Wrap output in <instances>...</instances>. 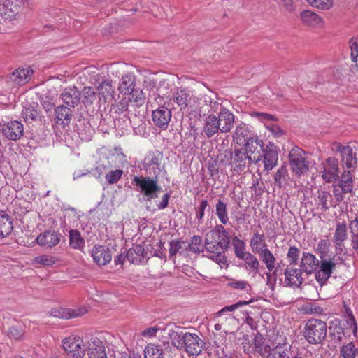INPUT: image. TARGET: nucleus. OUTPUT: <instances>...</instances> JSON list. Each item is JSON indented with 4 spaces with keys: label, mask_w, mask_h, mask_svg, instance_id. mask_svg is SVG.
I'll return each instance as SVG.
<instances>
[{
    "label": "nucleus",
    "mask_w": 358,
    "mask_h": 358,
    "mask_svg": "<svg viewBox=\"0 0 358 358\" xmlns=\"http://www.w3.org/2000/svg\"><path fill=\"white\" fill-rule=\"evenodd\" d=\"M62 348L69 358H84L87 350V342L76 334L64 337L62 341Z\"/></svg>",
    "instance_id": "1"
},
{
    "label": "nucleus",
    "mask_w": 358,
    "mask_h": 358,
    "mask_svg": "<svg viewBox=\"0 0 358 358\" xmlns=\"http://www.w3.org/2000/svg\"><path fill=\"white\" fill-rule=\"evenodd\" d=\"M327 324L317 319L308 320L304 328V336L311 344L320 343L327 336Z\"/></svg>",
    "instance_id": "2"
},
{
    "label": "nucleus",
    "mask_w": 358,
    "mask_h": 358,
    "mask_svg": "<svg viewBox=\"0 0 358 358\" xmlns=\"http://www.w3.org/2000/svg\"><path fill=\"white\" fill-rule=\"evenodd\" d=\"M289 163L292 172L297 177L304 175L309 169V162L305 152L298 148H293L289 154Z\"/></svg>",
    "instance_id": "3"
},
{
    "label": "nucleus",
    "mask_w": 358,
    "mask_h": 358,
    "mask_svg": "<svg viewBox=\"0 0 358 358\" xmlns=\"http://www.w3.org/2000/svg\"><path fill=\"white\" fill-rule=\"evenodd\" d=\"M334 195L338 201L343 200V195L353 192L354 178L352 170H345L340 177L338 185H334Z\"/></svg>",
    "instance_id": "4"
},
{
    "label": "nucleus",
    "mask_w": 358,
    "mask_h": 358,
    "mask_svg": "<svg viewBox=\"0 0 358 358\" xmlns=\"http://www.w3.org/2000/svg\"><path fill=\"white\" fill-rule=\"evenodd\" d=\"M133 182L141 189V192L147 197L148 201H151L157 196L156 193L161 190L157 178L143 176H134Z\"/></svg>",
    "instance_id": "5"
},
{
    "label": "nucleus",
    "mask_w": 358,
    "mask_h": 358,
    "mask_svg": "<svg viewBox=\"0 0 358 358\" xmlns=\"http://www.w3.org/2000/svg\"><path fill=\"white\" fill-rule=\"evenodd\" d=\"M291 345L287 343L278 344L273 348L264 345L258 349V352L264 358H290L292 352Z\"/></svg>",
    "instance_id": "6"
},
{
    "label": "nucleus",
    "mask_w": 358,
    "mask_h": 358,
    "mask_svg": "<svg viewBox=\"0 0 358 358\" xmlns=\"http://www.w3.org/2000/svg\"><path fill=\"white\" fill-rule=\"evenodd\" d=\"M22 1L20 0H5L0 6V13L5 20L13 22L17 20L21 15Z\"/></svg>",
    "instance_id": "7"
},
{
    "label": "nucleus",
    "mask_w": 358,
    "mask_h": 358,
    "mask_svg": "<svg viewBox=\"0 0 358 358\" xmlns=\"http://www.w3.org/2000/svg\"><path fill=\"white\" fill-rule=\"evenodd\" d=\"M321 176L328 183L334 182L338 178V161L334 157H328L322 166Z\"/></svg>",
    "instance_id": "8"
},
{
    "label": "nucleus",
    "mask_w": 358,
    "mask_h": 358,
    "mask_svg": "<svg viewBox=\"0 0 358 358\" xmlns=\"http://www.w3.org/2000/svg\"><path fill=\"white\" fill-rule=\"evenodd\" d=\"M203 345V341L194 333H185L182 349L189 355H198L202 351Z\"/></svg>",
    "instance_id": "9"
},
{
    "label": "nucleus",
    "mask_w": 358,
    "mask_h": 358,
    "mask_svg": "<svg viewBox=\"0 0 358 358\" xmlns=\"http://www.w3.org/2000/svg\"><path fill=\"white\" fill-rule=\"evenodd\" d=\"M320 268L317 271L315 277L318 282L323 284L331 277L336 268L335 257L324 259V257L320 255Z\"/></svg>",
    "instance_id": "10"
},
{
    "label": "nucleus",
    "mask_w": 358,
    "mask_h": 358,
    "mask_svg": "<svg viewBox=\"0 0 358 358\" xmlns=\"http://www.w3.org/2000/svg\"><path fill=\"white\" fill-rule=\"evenodd\" d=\"M217 232H208L205 238V248L207 251L214 252L217 250H226L229 241L218 237Z\"/></svg>",
    "instance_id": "11"
},
{
    "label": "nucleus",
    "mask_w": 358,
    "mask_h": 358,
    "mask_svg": "<svg viewBox=\"0 0 358 358\" xmlns=\"http://www.w3.org/2000/svg\"><path fill=\"white\" fill-rule=\"evenodd\" d=\"M84 358H108L105 346L98 338L87 341V350Z\"/></svg>",
    "instance_id": "12"
},
{
    "label": "nucleus",
    "mask_w": 358,
    "mask_h": 358,
    "mask_svg": "<svg viewBox=\"0 0 358 358\" xmlns=\"http://www.w3.org/2000/svg\"><path fill=\"white\" fill-rule=\"evenodd\" d=\"M262 159L265 171L272 170L278 164V152L273 144L267 145L262 150Z\"/></svg>",
    "instance_id": "13"
},
{
    "label": "nucleus",
    "mask_w": 358,
    "mask_h": 358,
    "mask_svg": "<svg viewBox=\"0 0 358 358\" xmlns=\"http://www.w3.org/2000/svg\"><path fill=\"white\" fill-rule=\"evenodd\" d=\"M87 312V310L84 306L74 308L59 307L51 309L50 314L56 317L68 320L80 317Z\"/></svg>",
    "instance_id": "14"
},
{
    "label": "nucleus",
    "mask_w": 358,
    "mask_h": 358,
    "mask_svg": "<svg viewBox=\"0 0 358 358\" xmlns=\"http://www.w3.org/2000/svg\"><path fill=\"white\" fill-rule=\"evenodd\" d=\"M90 255L94 262L99 266L106 265L112 259L109 248L101 245H94L90 250Z\"/></svg>",
    "instance_id": "15"
},
{
    "label": "nucleus",
    "mask_w": 358,
    "mask_h": 358,
    "mask_svg": "<svg viewBox=\"0 0 358 358\" xmlns=\"http://www.w3.org/2000/svg\"><path fill=\"white\" fill-rule=\"evenodd\" d=\"M300 20L303 24L312 28H322L325 25L324 19L310 10H303L300 14Z\"/></svg>",
    "instance_id": "16"
},
{
    "label": "nucleus",
    "mask_w": 358,
    "mask_h": 358,
    "mask_svg": "<svg viewBox=\"0 0 358 358\" xmlns=\"http://www.w3.org/2000/svg\"><path fill=\"white\" fill-rule=\"evenodd\" d=\"M220 131L221 133H228L234 127V115L227 108L222 107L217 117Z\"/></svg>",
    "instance_id": "17"
},
{
    "label": "nucleus",
    "mask_w": 358,
    "mask_h": 358,
    "mask_svg": "<svg viewBox=\"0 0 358 358\" xmlns=\"http://www.w3.org/2000/svg\"><path fill=\"white\" fill-rule=\"evenodd\" d=\"M23 134L24 127L19 121L8 122L3 125V134L9 140L17 141L23 136Z\"/></svg>",
    "instance_id": "18"
},
{
    "label": "nucleus",
    "mask_w": 358,
    "mask_h": 358,
    "mask_svg": "<svg viewBox=\"0 0 358 358\" xmlns=\"http://www.w3.org/2000/svg\"><path fill=\"white\" fill-rule=\"evenodd\" d=\"M152 121L157 127L166 129L171 118V112L166 108L159 107L152 112Z\"/></svg>",
    "instance_id": "19"
},
{
    "label": "nucleus",
    "mask_w": 358,
    "mask_h": 358,
    "mask_svg": "<svg viewBox=\"0 0 358 358\" xmlns=\"http://www.w3.org/2000/svg\"><path fill=\"white\" fill-rule=\"evenodd\" d=\"M60 236L54 231H46L38 236L36 242L41 246L52 248L59 243Z\"/></svg>",
    "instance_id": "20"
},
{
    "label": "nucleus",
    "mask_w": 358,
    "mask_h": 358,
    "mask_svg": "<svg viewBox=\"0 0 358 358\" xmlns=\"http://www.w3.org/2000/svg\"><path fill=\"white\" fill-rule=\"evenodd\" d=\"M247 152L243 149L236 150L232 157L231 164L234 170L241 172L250 164Z\"/></svg>",
    "instance_id": "21"
},
{
    "label": "nucleus",
    "mask_w": 358,
    "mask_h": 358,
    "mask_svg": "<svg viewBox=\"0 0 358 358\" xmlns=\"http://www.w3.org/2000/svg\"><path fill=\"white\" fill-rule=\"evenodd\" d=\"M301 269L288 266L285 271V282L290 286L299 287L303 282Z\"/></svg>",
    "instance_id": "22"
},
{
    "label": "nucleus",
    "mask_w": 358,
    "mask_h": 358,
    "mask_svg": "<svg viewBox=\"0 0 358 358\" xmlns=\"http://www.w3.org/2000/svg\"><path fill=\"white\" fill-rule=\"evenodd\" d=\"M318 264L319 261L314 255L306 252L303 254L300 267L306 274L310 275L315 271Z\"/></svg>",
    "instance_id": "23"
},
{
    "label": "nucleus",
    "mask_w": 358,
    "mask_h": 358,
    "mask_svg": "<svg viewBox=\"0 0 358 358\" xmlns=\"http://www.w3.org/2000/svg\"><path fill=\"white\" fill-rule=\"evenodd\" d=\"M34 71L30 67L19 68L10 76V80L15 85H20L29 81Z\"/></svg>",
    "instance_id": "24"
},
{
    "label": "nucleus",
    "mask_w": 358,
    "mask_h": 358,
    "mask_svg": "<svg viewBox=\"0 0 358 358\" xmlns=\"http://www.w3.org/2000/svg\"><path fill=\"white\" fill-rule=\"evenodd\" d=\"M250 247L252 252L257 255L267 248L264 234H259V232L254 233L250 240Z\"/></svg>",
    "instance_id": "25"
},
{
    "label": "nucleus",
    "mask_w": 358,
    "mask_h": 358,
    "mask_svg": "<svg viewBox=\"0 0 358 358\" xmlns=\"http://www.w3.org/2000/svg\"><path fill=\"white\" fill-rule=\"evenodd\" d=\"M192 96L185 88H177L173 94V100L182 108H185L190 103Z\"/></svg>",
    "instance_id": "26"
},
{
    "label": "nucleus",
    "mask_w": 358,
    "mask_h": 358,
    "mask_svg": "<svg viewBox=\"0 0 358 358\" xmlns=\"http://www.w3.org/2000/svg\"><path fill=\"white\" fill-rule=\"evenodd\" d=\"M220 129L216 115L212 114L206 117L203 131L208 138L213 137Z\"/></svg>",
    "instance_id": "27"
},
{
    "label": "nucleus",
    "mask_w": 358,
    "mask_h": 358,
    "mask_svg": "<svg viewBox=\"0 0 358 358\" xmlns=\"http://www.w3.org/2000/svg\"><path fill=\"white\" fill-rule=\"evenodd\" d=\"M13 229V220L5 211H0V238L10 235Z\"/></svg>",
    "instance_id": "28"
},
{
    "label": "nucleus",
    "mask_w": 358,
    "mask_h": 358,
    "mask_svg": "<svg viewBox=\"0 0 358 358\" xmlns=\"http://www.w3.org/2000/svg\"><path fill=\"white\" fill-rule=\"evenodd\" d=\"M79 91L76 87H69L64 90L61 97L66 104L74 107L79 103Z\"/></svg>",
    "instance_id": "29"
},
{
    "label": "nucleus",
    "mask_w": 358,
    "mask_h": 358,
    "mask_svg": "<svg viewBox=\"0 0 358 358\" xmlns=\"http://www.w3.org/2000/svg\"><path fill=\"white\" fill-rule=\"evenodd\" d=\"M146 254L145 248L141 245H135L127 252V259L133 264H139L144 259Z\"/></svg>",
    "instance_id": "30"
},
{
    "label": "nucleus",
    "mask_w": 358,
    "mask_h": 358,
    "mask_svg": "<svg viewBox=\"0 0 358 358\" xmlns=\"http://www.w3.org/2000/svg\"><path fill=\"white\" fill-rule=\"evenodd\" d=\"M72 117L71 110L69 108L60 106L55 109V118L57 124L63 127L70 124Z\"/></svg>",
    "instance_id": "31"
},
{
    "label": "nucleus",
    "mask_w": 358,
    "mask_h": 358,
    "mask_svg": "<svg viewBox=\"0 0 358 358\" xmlns=\"http://www.w3.org/2000/svg\"><path fill=\"white\" fill-rule=\"evenodd\" d=\"M97 90L100 100L103 99L106 102L113 99L114 90L110 80H103L97 87Z\"/></svg>",
    "instance_id": "32"
},
{
    "label": "nucleus",
    "mask_w": 358,
    "mask_h": 358,
    "mask_svg": "<svg viewBox=\"0 0 358 358\" xmlns=\"http://www.w3.org/2000/svg\"><path fill=\"white\" fill-rule=\"evenodd\" d=\"M134 78L131 75H123L119 83V92L124 95H129L134 91Z\"/></svg>",
    "instance_id": "33"
},
{
    "label": "nucleus",
    "mask_w": 358,
    "mask_h": 358,
    "mask_svg": "<svg viewBox=\"0 0 358 358\" xmlns=\"http://www.w3.org/2000/svg\"><path fill=\"white\" fill-rule=\"evenodd\" d=\"M240 259L244 262L243 266L250 273H257L259 271L260 263L254 253L248 252Z\"/></svg>",
    "instance_id": "34"
},
{
    "label": "nucleus",
    "mask_w": 358,
    "mask_h": 358,
    "mask_svg": "<svg viewBox=\"0 0 358 358\" xmlns=\"http://www.w3.org/2000/svg\"><path fill=\"white\" fill-rule=\"evenodd\" d=\"M347 225L344 222H337L335 233L334 235V242L336 246L341 248L343 246L344 241L347 239Z\"/></svg>",
    "instance_id": "35"
},
{
    "label": "nucleus",
    "mask_w": 358,
    "mask_h": 358,
    "mask_svg": "<svg viewBox=\"0 0 358 358\" xmlns=\"http://www.w3.org/2000/svg\"><path fill=\"white\" fill-rule=\"evenodd\" d=\"M258 255L267 270L269 272L273 271L275 266L276 259L271 251L267 248Z\"/></svg>",
    "instance_id": "36"
},
{
    "label": "nucleus",
    "mask_w": 358,
    "mask_h": 358,
    "mask_svg": "<svg viewBox=\"0 0 358 358\" xmlns=\"http://www.w3.org/2000/svg\"><path fill=\"white\" fill-rule=\"evenodd\" d=\"M85 241L78 230L69 231V245L73 249L81 250L85 247Z\"/></svg>",
    "instance_id": "37"
},
{
    "label": "nucleus",
    "mask_w": 358,
    "mask_h": 358,
    "mask_svg": "<svg viewBox=\"0 0 358 358\" xmlns=\"http://www.w3.org/2000/svg\"><path fill=\"white\" fill-rule=\"evenodd\" d=\"M245 148H243L245 152H247V154L252 152H255L256 150L260 149L262 152L264 148V144L262 140L259 139L258 138H248L246 141L244 142Z\"/></svg>",
    "instance_id": "38"
},
{
    "label": "nucleus",
    "mask_w": 358,
    "mask_h": 358,
    "mask_svg": "<svg viewBox=\"0 0 358 358\" xmlns=\"http://www.w3.org/2000/svg\"><path fill=\"white\" fill-rule=\"evenodd\" d=\"M168 334L171 344L177 349L182 350L183 341L185 339V333L171 329L169 331Z\"/></svg>",
    "instance_id": "39"
},
{
    "label": "nucleus",
    "mask_w": 358,
    "mask_h": 358,
    "mask_svg": "<svg viewBox=\"0 0 358 358\" xmlns=\"http://www.w3.org/2000/svg\"><path fill=\"white\" fill-rule=\"evenodd\" d=\"M215 213L222 224H226L229 222L227 205L220 199L216 203Z\"/></svg>",
    "instance_id": "40"
},
{
    "label": "nucleus",
    "mask_w": 358,
    "mask_h": 358,
    "mask_svg": "<svg viewBox=\"0 0 358 358\" xmlns=\"http://www.w3.org/2000/svg\"><path fill=\"white\" fill-rule=\"evenodd\" d=\"M341 162L343 166H345L348 170H353L357 164V158L355 155L353 154L352 148L348 150V152H345L343 155L341 156Z\"/></svg>",
    "instance_id": "41"
},
{
    "label": "nucleus",
    "mask_w": 358,
    "mask_h": 358,
    "mask_svg": "<svg viewBox=\"0 0 358 358\" xmlns=\"http://www.w3.org/2000/svg\"><path fill=\"white\" fill-rule=\"evenodd\" d=\"M248 130L245 124H241L236 127L234 134V140L238 144H243L246 140L244 138L248 136Z\"/></svg>",
    "instance_id": "42"
},
{
    "label": "nucleus",
    "mask_w": 358,
    "mask_h": 358,
    "mask_svg": "<svg viewBox=\"0 0 358 358\" xmlns=\"http://www.w3.org/2000/svg\"><path fill=\"white\" fill-rule=\"evenodd\" d=\"M341 356L342 358H355L357 354V349L352 343L343 345L341 348Z\"/></svg>",
    "instance_id": "43"
},
{
    "label": "nucleus",
    "mask_w": 358,
    "mask_h": 358,
    "mask_svg": "<svg viewBox=\"0 0 358 358\" xmlns=\"http://www.w3.org/2000/svg\"><path fill=\"white\" fill-rule=\"evenodd\" d=\"M144 358H163L162 350L159 346L148 345L144 350Z\"/></svg>",
    "instance_id": "44"
},
{
    "label": "nucleus",
    "mask_w": 358,
    "mask_h": 358,
    "mask_svg": "<svg viewBox=\"0 0 358 358\" xmlns=\"http://www.w3.org/2000/svg\"><path fill=\"white\" fill-rule=\"evenodd\" d=\"M349 227L351 234V242L352 248L358 250V221L352 220L350 222Z\"/></svg>",
    "instance_id": "45"
},
{
    "label": "nucleus",
    "mask_w": 358,
    "mask_h": 358,
    "mask_svg": "<svg viewBox=\"0 0 358 358\" xmlns=\"http://www.w3.org/2000/svg\"><path fill=\"white\" fill-rule=\"evenodd\" d=\"M251 301H238L237 303H236L234 304L229 305V306H226L224 308H222L221 310L217 311L216 313V315L217 317H220V316H222V315L225 314L227 312H234L236 310H237V309H238V308H241L243 306H247Z\"/></svg>",
    "instance_id": "46"
},
{
    "label": "nucleus",
    "mask_w": 358,
    "mask_h": 358,
    "mask_svg": "<svg viewBox=\"0 0 358 358\" xmlns=\"http://www.w3.org/2000/svg\"><path fill=\"white\" fill-rule=\"evenodd\" d=\"M233 245L234 248V253L236 257L238 259L241 258L248 251H245V243L243 241L239 239L238 237L233 238Z\"/></svg>",
    "instance_id": "47"
},
{
    "label": "nucleus",
    "mask_w": 358,
    "mask_h": 358,
    "mask_svg": "<svg viewBox=\"0 0 358 358\" xmlns=\"http://www.w3.org/2000/svg\"><path fill=\"white\" fill-rule=\"evenodd\" d=\"M83 102L85 105H91L96 100V96L92 87H85L82 90Z\"/></svg>",
    "instance_id": "48"
},
{
    "label": "nucleus",
    "mask_w": 358,
    "mask_h": 358,
    "mask_svg": "<svg viewBox=\"0 0 358 358\" xmlns=\"http://www.w3.org/2000/svg\"><path fill=\"white\" fill-rule=\"evenodd\" d=\"M312 7L320 10H329L334 4L333 0H306Z\"/></svg>",
    "instance_id": "49"
},
{
    "label": "nucleus",
    "mask_w": 358,
    "mask_h": 358,
    "mask_svg": "<svg viewBox=\"0 0 358 358\" xmlns=\"http://www.w3.org/2000/svg\"><path fill=\"white\" fill-rule=\"evenodd\" d=\"M224 251V250L215 251L213 252V254L209 257L210 259L219 264L221 268L225 266L227 262Z\"/></svg>",
    "instance_id": "50"
},
{
    "label": "nucleus",
    "mask_w": 358,
    "mask_h": 358,
    "mask_svg": "<svg viewBox=\"0 0 358 358\" xmlns=\"http://www.w3.org/2000/svg\"><path fill=\"white\" fill-rule=\"evenodd\" d=\"M34 262L36 264L51 266L55 263V260L52 256L43 255L35 257L34 259Z\"/></svg>",
    "instance_id": "51"
},
{
    "label": "nucleus",
    "mask_w": 358,
    "mask_h": 358,
    "mask_svg": "<svg viewBox=\"0 0 358 358\" xmlns=\"http://www.w3.org/2000/svg\"><path fill=\"white\" fill-rule=\"evenodd\" d=\"M122 174L123 171L121 169L110 171L106 175V180L109 184H114L120 179Z\"/></svg>",
    "instance_id": "52"
},
{
    "label": "nucleus",
    "mask_w": 358,
    "mask_h": 358,
    "mask_svg": "<svg viewBox=\"0 0 358 358\" xmlns=\"http://www.w3.org/2000/svg\"><path fill=\"white\" fill-rule=\"evenodd\" d=\"M299 250L295 246L289 248L287 252V258L289 259L290 265H296L299 257Z\"/></svg>",
    "instance_id": "53"
},
{
    "label": "nucleus",
    "mask_w": 358,
    "mask_h": 358,
    "mask_svg": "<svg viewBox=\"0 0 358 358\" xmlns=\"http://www.w3.org/2000/svg\"><path fill=\"white\" fill-rule=\"evenodd\" d=\"M189 250L195 253L202 251L201 238L199 236H194L189 243Z\"/></svg>",
    "instance_id": "54"
},
{
    "label": "nucleus",
    "mask_w": 358,
    "mask_h": 358,
    "mask_svg": "<svg viewBox=\"0 0 358 358\" xmlns=\"http://www.w3.org/2000/svg\"><path fill=\"white\" fill-rule=\"evenodd\" d=\"M252 115L260 121L263 122L266 127V124H271L272 122L275 120V117L270 114L265 113H253Z\"/></svg>",
    "instance_id": "55"
},
{
    "label": "nucleus",
    "mask_w": 358,
    "mask_h": 358,
    "mask_svg": "<svg viewBox=\"0 0 358 358\" xmlns=\"http://www.w3.org/2000/svg\"><path fill=\"white\" fill-rule=\"evenodd\" d=\"M330 194L326 191L318 192V205L322 206V209L326 210L328 209L327 201Z\"/></svg>",
    "instance_id": "56"
},
{
    "label": "nucleus",
    "mask_w": 358,
    "mask_h": 358,
    "mask_svg": "<svg viewBox=\"0 0 358 358\" xmlns=\"http://www.w3.org/2000/svg\"><path fill=\"white\" fill-rule=\"evenodd\" d=\"M248 159L250 164H258L262 159V152L260 149L255 152L248 153Z\"/></svg>",
    "instance_id": "57"
},
{
    "label": "nucleus",
    "mask_w": 358,
    "mask_h": 358,
    "mask_svg": "<svg viewBox=\"0 0 358 358\" xmlns=\"http://www.w3.org/2000/svg\"><path fill=\"white\" fill-rule=\"evenodd\" d=\"M23 116L27 122L34 120L38 116V112L33 108H27L23 110Z\"/></svg>",
    "instance_id": "58"
},
{
    "label": "nucleus",
    "mask_w": 358,
    "mask_h": 358,
    "mask_svg": "<svg viewBox=\"0 0 358 358\" xmlns=\"http://www.w3.org/2000/svg\"><path fill=\"white\" fill-rule=\"evenodd\" d=\"M9 336L14 339H20L23 335L24 331L22 327L18 326H13L9 328Z\"/></svg>",
    "instance_id": "59"
},
{
    "label": "nucleus",
    "mask_w": 358,
    "mask_h": 358,
    "mask_svg": "<svg viewBox=\"0 0 358 358\" xmlns=\"http://www.w3.org/2000/svg\"><path fill=\"white\" fill-rule=\"evenodd\" d=\"M350 48L351 50V58L352 60L355 62H357L358 57V39H352L350 41Z\"/></svg>",
    "instance_id": "60"
},
{
    "label": "nucleus",
    "mask_w": 358,
    "mask_h": 358,
    "mask_svg": "<svg viewBox=\"0 0 358 358\" xmlns=\"http://www.w3.org/2000/svg\"><path fill=\"white\" fill-rule=\"evenodd\" d=\"M208 206V201L206 200H202L196 210V217L199 220V223L203 220L204 216V211Z\"/></svg>",
    "instance_id": "61"
},
{
    "label": "nucleus",
    "mask_w": 358,
    "mask_h": 358,
    "mask_svg": "<svg viewBox=\"0 0 358 358\" xmlns=\"http://www.w3.org/2000/svg\"><path fill=\"white\" fill-rule=\"evenodd\" d=\"M266 127L275 137H278L282 134L280 127L277 124H274L273 122L269 124H266Z\"/></svg>",
    "instance_id": "62"
},
{
    "label": "nucleus",
    "mask_w": 358,
    "mask_h": 358,
    "mask_svg": "<svg viewBox=\"0 0 358 358\" xmlns=\"http://www.w3.org/2000/svg\"><path fill=\"white\" fill-rule=\"evenodd\" d=\"M182 248V243L178 241H172L170 243L169 254L171 256H175Z\"/></svg>",
    "instance_id": "63"
},
{
    "label": "nucleus",
    "mask_w": 358,
    "mask_h": 358,
    "mask_svg": "<svg viewBox=\"0 0 358 358\" xmlns=\"http://www.w3.org/2000/svg\"><path fill=\"white\" fill-rule=\"evenodd\" d=\"M329 246V243L327 240L321 239L317 243V250L320 253V255L324 257Z\"/></svg>",
    "instance_id": "64"
}]
</instances>
